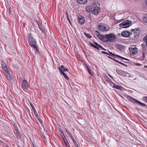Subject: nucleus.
Segmentation results:
<instances>
[{"label": "nucleus", "mask_w": 147, "mask_h": 147, "mask_svg": "<svg viewBox=\"0 0 147 147\" xmlns=\"http://www.w3.org/2000/svg\"><path fill=\"white\" fill-rule=\"evenodd\" d=\"M144 67L145 68H147V65H145L144 66Z\"/></svg>", "instance_id": "53"}, {"label": "nucleus", "mask_w": 147, "mask_h": 147, "mask_svg": "<svg viewBox=\"0 0 147 147\" xmlns=\"http://www.w3.org/2000/svg\"><path fill=\"white\" fill-rule=\"evenodd\" d=\"M40 122V123H41V121L42 122V120H40V119L39 120Z\"/></svg>", "instance_id": "58"}, {"label": "nucleus", "mask_w": 147, "mask_h": 147, "mask_svg": "<svg viewBox=\"0 0 147 147\" xmlns=\"http://www.w3.org/2000/svg\"><path fill=\"white\" fill-rule=\"evenodd\" d=\"M93 44H92V43L90 42V45L91 46L93 47L94 48L97 49L98 50H99V47L100 46V45H99L97 43L94 42L93 43Z\"/></svg>", "instance_id": "15"}, {"label": "nucleus", "mask_w": 147, "mask_h": 147, "mask_svg": "<svg viewBox=\"0 0 147 147\" xmlns=\"http://www.w3.org/2000/svg\"><path fill=\"white\" fill-rule=\"evenodd\" d=\"M34 113V115H35L36 117L37 118V119H38V114L37 112L36 109H35L33 110Z\"/></svg>", "instance_id": "32"}, {"label": "nucleus", "mask_w": 147, "mask_h": 147, "mask_svg": "<svg viewBox=\"0 0 147 147\" xmlns=\"http://www.w3.org/2000/svg\"><path fill=\"white\" fill-rule=\"evenodd\" d=\"M92 6H87L86 7L85 9H86V11L87 12L90 13L91 12H92Z\"/></svg>", "instance_id": "21"}, {"label": "nucleus", "mask_w": 147, "mask_h": 147, "mask_svg": "<svg viewBox=\"0 0 147 147\" xmlns=\"http://www.w3.org/2000/svg\"><path fill=\"white\" fill-rule=\"evenodd\" d=\"M32 146H33V147H34L35 146L33 143H32Z\"/></svg>", "instance_id": "50"}, {"label": "nucleus", "mask_w": 147, "mask_h": 147, "mask_svg": "<svg viewBox=\"0 0 147 147\" xmlns=\"http://www.w3.org/2000/svg\"><path fill=\"white\" fill-rule=\"evenodd\" d=\"M109 57L111 59H112L115 62H117V63H119V64H121V65H125L124 64V63H122L121 62H120L118 60H117L116 59H114L113 58H111V57Z\"/></svg>", "instance_id": "27"}, {"label": "nucleus", "mask_w": 147, "mask_h": 147, "mask_svg": "<svg viewBox=\"0 0 147 147\" xmlns=\"http://www.w3.org/2000/svg\"><path fill=\"white\" fill-rule=\"evenodd\" d=\"M124 66H125V67H127V65H125H125H124Z\"/></svg>", "instance_id": "55"}, {"label": "nucleus", "mask_w": 147, "mask_h": 147, "mask_svg": "<svg viewBox=\"0 0 147 147\" xmlns=\"http://www.w3.org/2000/svg\"><path fill=\"white\" fill-rule=\"evenodd\" d=\"M101 53L102 54H109V53H107V52H105L104 51H102L101 52Z\"/></svg>", "instance_id": "43"}, {"label": "nucleus", "mask_w": 147, "mask_h": 147, "mask_svg": "<svg viewBox=\"0 0 147 147\" xmlns=\"http://www.w3.org/2000/svg\"><path fill=\"white\" fill-rule=\"evenodd\" d=\"M78 23L81 25H82L85 22V20L84 17L82 16H80L78 18Z\"/></svg>", "instance_id": "13"}, {"label": "nucleus", "mask_w": 147, "mask_h": 147, "mask_svg": "<svg viewBox=\"0 0 147 147\" xmlns=\"http://www.w3.org/2000/svg\"><path fill=\"white\" fill-rule=\"evenodd\" d=\"M36 147V146H35V147Z\"/></svg>", "instance_id": "59"}, {"label": "nucleus", "mask_w": 147, "mask_h": 147, "mask_svg": "<svg viewBox=\"0 0 147 147\" xmlns=\"http://www.w3.org/2000/svg\"><path fill=\"white\" fill-rule=\"evenodd\" d=\"M139 28H136L134 29H131V31L133 32V33L134 34V37H135L139 36Z\"/></svg>", "instance_id": "9"}, {"label": "nucleus", "mask_w": 147, "mask_h": 147, "mask_svg": "<svg viewBox=\"0 0 147 147\" xmlns=\"http://www.w3.org/2000/svg\"><path fill=\"white\" fill-rule=\"evenodd\" d=\"M131 25V21L126 20L123 21L119 24V26L121 28H128Z\"/></svg>", "instance_id": "4"}, {"label": "nucleus", "mask_w": 147, "mask_h": 147, "mask_svg": "<svg viewBox=\"0 0 147 147\" xmlns=\"http://www.w3.org/2000/svg\"><path fill=\"white\" fill-rule=\"evenodd\" d=\"M105 80L106 82H108L109 83H111L112 84V83H114L112 82L111 80L107 76L105 78Z\"/></svg>", "instance_id": "25"}, {"label": "nucleus", "mask_w": 147, "mask_h": 147, "mask_svg": "<svg viewBox=\"0 0 147 147\" xmlns=\"http://www.w3.org/2000/svg\"><path fill=\"white\" fill-rule=\"evenodd\" d=\"M116 72L117 74L119 75H123L124 74L125 72L121 70H117Z\"/></svg>", "instance_id": "22"}, {"label": "nucleus", "mask_w": 147, "mask_h": 147, "mask_svg": "<svg viewBox=\"0 0 147 147\" xmlns=\"http://www.w3.org/2000/svg\"><path fill=\"white\" fill-rule=\"evenodd\" d=\"M84 34L87 37L89 38H90L92 37L89 34L86 33L84 32Z\"/></svg>", "instance_id": "29"}, {"label": "nucleus", "mask_w": 147, "mask_h": 147, "mask_svg": "<svg viewBox=\"0 0 147 147\" xmlns=\"http://www.w3.org/2000/svg\"><path fill=\"white\" fill-rule=\"evenodd\" d=\"M38 119L39 120L40 119V118H39V117H38Z\"/></svg>", "instance_id": "57"}, {"label": "nucleus", "mask_w": 147, "mask_h": 147, "mask_svg": "<svg viewBox=\"0 0 147 147\" xmlns=\"http://www.w3.org/2000/svg\"><path fill=\"white\" fill-rule=\"evenodd\" d=\"M22 87L24 89H27L28 87V81L26 80H23L22 84Z\"/></svg>", "instance_id": "11"}, {"label": "nucleus", "mask_w": 147, "mask_h": 147, "mask_svg": "<svg viewBox=\"0 0 147 147\" xmlns=\"http://www.w3.org/2000/svg\"><path fill=\"white\" fill-rule=\"evenodd\" d=\"M67 19L68 20V22H69V23L70 24H71L70 20L69 19V16H68V15H67Z\"/></svg>", "instance_id": "44"}, {"label": "nucleus", "mask_w": 147, "mask_h": 147, "mask_svg": "<svg viewBox=\"0 0 147 147\" xmlns=\"http://www.w3.org/2000/svg\"><path fill=\"white\" fill-rule=\"evenodd\" d=\"M143 20L144 21L147 23V16H145Z\"/></svg>", "instance_id": "36"}, {"label": "nucleus", "mask_w": 147, "mask_h": 147, "mask_svg": "<svg viewBox=\"0 0 147 147\" xmlns=\"http://www.w3.org/2000/svg\"><path fill=\"white\" fill-rule=\"evenodd\" d=\"M97 4L99 5L97 2L94 3L92 5V13L95 15H97L100 11V7L98 6Z\"/></svg>", "instance_id": "3"}, {"label": "nucleus", "mask_w": 147, "mask_h": 147, "mask_svg": "<svg viewBox=\"0 0 147 147\" xmlns=\"http://www.w3.org/2000/svg\"><path fill=\"white\" fill-rule=\"evenodd\" d=\"M124 96L128 100L134 104H138L140 105H141L143 107L147 106L145 104L141 102L126 94H124Z\"/></svg>", "instance_id": "1"}, {"label": "nucleus", "mask_w": 147, "mask_h": 147, "mask_svg": "<svg viewBox=\"0 0 147 147\" xmlns=\"http://www.w3.org/2000/svg\"><path fill=\"white\" fill-rule=\"evenodd\" d=\"M16 136L18 139H20L21 138V135L19 131H17L16 132Z\"/></svg>", "instance_id": "23"}, {"label": "nucleus", "mask_w": 147, "mask_h": 147, "mask_svg": "<svg viewBox=\"0 0 147 147\" xmlns=\"http://www.w3.org/2000/svg\"><path fill=\"white\" fill-rule=\"evenodd\" d=\"M69 136L70 138L72 140V141L73 142V143L74 144H76V142L75 140L73 138V136H72L71 134Z\"/></svg>", "instance_id": "31"}, {"label": "nucleus", "mask_w": 147, "mask_h": 147, "mask_svg": "<svg viewBox=\"0 0 147 147\" xmlns=\"http://www.w3.org/2000/svg\"><path fill=\"white\" fill-rule=\"evenodd\" d=\"M59 70L60 71L61 74H62L65 78L67 80L69 79V77L67 76V75L63 72V71L61 70L60 67H59Z\"/></svg>", "instance_id": "17"}, {"label": "nucleus", "mask_w": 147, "mask_h": 147, "mask_svg": "<svg viewBox=\"0 0 147 147\" xmlns=\"http://www.w3.org/2000/svg\"><path fill=\"white\" fill-rule=\"evenodd\" d=\"M121 22V20H118V22H118V23L120 22Z\"/></svg>", "instance_id": "49"}, {"label": "nucleus", "mask_w": 147, "mask_h": 147, "mask_svg": "<svg viewBox=\"0 0 147 147\" xmlns=\"http://www.w3.org/2000/svg\"><path fill=\"white\" fill-rule=\"evenodd\" d=\"M143 100L145 102H147V96H144L143 97Z\"/></svg>", "instance_id": "35"}, {"label": "nucleus", "mask_w": 147, "mask_h": 147, "mask_svg": "<svg viewBox=\"0 0 147 147\" xmlns=\"http://www.w3.org/2000/svg\"><path fill=\"white\" fill-rule=\"evenodd\" d=\"M64 143L65 144V145L66 146V147H68V146H70L68 142H66Z\"/></svg>", "instance_id": "38"}, {"label": "nucleus", "mask_w": 147, "mask_h": 147, "mask_svg": "<svg viewBox=\"0 0 147 147\" xmlns=\"http://www.w3.org/2000/svg\"><path fill=\"white\" fill-rule=\"evenodd\" d=\"M1 65L3 71L8 69L6 63L4 61L1 62Z\"/></svg>", "instance_id": "18"}, {"label": "nucleus", "mask_w": 147, "mask_h": 147, "mask_svg": "<svg viewBox=\"0 0 147 147\" xmlns=\"http://www.w3.org/2000/svg\"><path fill=\"white\" fill-rule=\"evenodd\" d=\"M86 67L87 68V70L88 71V70H89V69L88 68V65L86 64Z\"/></svg>", "instance_id": "47"}, {"label": "nucleus", "mask_w": 147, "mask_h": 147, "mask_svg": "<svg viewBox=\"0 0 147 147\" xmlns=\"http://www.w3.org/2000/svg\"><path fill=\"white\" fill-rule=\"evenodd\" d=\"M4 72L5 78L6 79L9 81L11 80L12 79V77L11 76L8 69L4 71Z\"/></svg>", "instance_id": "10"}, {"label": "nucleus", "mask_w": 147, "mask_h": 147, "mask_svg": "<svg viewBox=\"0 0 147 147\" xmlns=\"http://www.w3.org/2000/svg\"><path fill=\"white\" fill-rule=\"evenodd\" d=\"M136 65L138 66L141 65L139 63H136Z\"/></svg>", "instance_id": "48"}, {"label": "nucleus", "mask_w": 147, "mask_h": 147, "mask_svg": "<svg viewBox=\"0 0 147 147\" xmlns=\"http://www.w3.org/2000/svg\"><path fill=\"white\" fill-rule=\"evenodd\" d=\"M99 47L101 49L103 50L106 51V49L102 47L100 45V46Z\"/></svg>", "instance_id": "41"}, {"label": "nucleus", "mask_w": 147, "mask_h": 147, "mask_svg": "<svg viewBox=\"0 0 147 147\" xmlns=\"http://www.w3.org/2000/svg\"><path fill=\"white\" fill-rule=\"evenodd\" d=\"M146 5H147V0H146Z\"/></svg>", "instance_id": "51"}, {"label": "nucleus", "mask_w": 147, "mask_h": 147, "mask_svg": "<svg viewBox=\"0 0 147 147\" xmlns=\"http://www.w3.org/2000/svg\"><path fill=\"white\" fill-rule=\"evenodd\" d=\"M60 69H61V70L62 71H63V69L65 68L64 66L63 65H61V67H60Z\"/></svg>", "instance_id": "39"}, {"label": "nucleus", "mask_w": 147, "mask_h": 147, "mask_svg": "<svg viewBox=\"0 0 147 147\" xmlns=\"http://www.w3.org/2000/svg\"><path fill=\"white\" fill-rule=\"evenodd\" d=\"M143 40L145 42L146 46L147 47V35L143 38Z\"/></svg>", "instance_id": "30"}, {"label": "nucleus", "mask_w": 147, "mask_h": 147, "mask_svg": "<svg viewBox=\"0 0 147 147\" xmlns=\"http://www.w3.org/2000/svg\"><path fill=\"white\" fill-rule=\"evenodd\" d=\"M132 34V33L131 32L129 33L128 31H125L121 33V35L125 37H127Z\"/></svg>", "instance_id": "12"}, {"label": "nucleus", "mask_w": 147, "mask_h": 147, "mask_svg": "<svg viewBox=\"0 0 147 147\" xmlns=\"http://www.w3.org/2000/svg\"><path fill=\"white\" fill-rule=\"evenodd\" d=\"M62 138L64 143L68 142L66 138L64 135H63V136L62 137Z\"/></svg>", "instance_id": "33"}, {"label": "nucleus", "mask_w": 147, "mask_h": 147, "mask_svg": "<svg viewBox=\"0 0 147 147\" xmlns=\"http://www.w3.org/2000/svg\"><path fill=\"white\" fill-rule=\"evenodd\" d=\"M10 9H11V8H9V11H10V12H11V10H10Z\"/></svg>", "instance_id": "52"}, {"label": "nucleus", "mask_w": 147, "mask_h": 147, "mask_svg": "<svg viewBox=\"0 0 147 147\" xmlns=\"http://www.w3.org/2000/svg\"><path fill=\"white\" fill-rule=\"evenodd\" d=\"M30 104L33 110L36 109L35 108L34 106L32 104V103L30 102Z\"/></svg>", "instance_id": "37"}, {"label": "nucleus", "mask_w": 147, "mask_h": 147, "mask_svg": "<svg viewBox=\"0 0 147 147\" xmlns=\"http://www.w3.org/2000/svg\"><path fill=\"white\" fill-rule=\"evenodd\" d=\"M98 28L99 31L103 32H106L110 29L109 27L105 26L102 23H100L98 25Z\"/></svg>", "instance_id": "5"}, {"label": "nucleus", "mask_w": 147, "mask_h": 147, "mask_svg": "<svg viewBox=\"0 0 147 147\" xmlns=\"http://www.w3.org/2000/svg\"><path fill=\"white\" fill-rule=\"evenodd\" d=\"M99 38V39L105 42H106L107 40V34L105 35H104L102 34H101Z\"/></svg>", "instance_id": "16"}, {"label": "nucleus", "mask_w": 147, "mask_h": 147, "mask_svg": "<svg viewBox=\"0 0 147 147\" xmlns=\"http://www.w3.org/2000/svg\"><path fill=\"white\" fill-rule=\"evenodd\" d=\"M88 0H77L78 3L79 4L85 5L87 2Z\"/></svg>", "instance_id": "19"}, {"label": "nucleus", "mask_w": 147, "mask_h": 147, "mask_svg": "<svg viewBox=\"0 0 147 147\" xmlns=\"http://www.w3.org/2000/svg\"><path fill=\"white\" fill-rule=\"evenodd\" d=\"M112 84H113V85L112 86V87L113 88H115L119 90H122L124 88H123L122 86L116 85L114 83H112Z\"/></svg>", "instance_id": "14"}, {"label": "nucleus", "mask_w": 147, "mask_h": 147, "mask_svg": "<svg viewBox=\"0 0 147 147\" xmlns=\"http://www.w3.org/2000/svg\"><path fill=\"white\" fill-rule=\"evenodd\" d=\"M94 34L98 38H99V36H100L101 35L100 34L99 32L97 31H95L94 32Z\"/></svg>", "instance_id": "28"}, {"label": "nucleus", "mask_w": 147, "mask_h": 147, "mask_svg": "<svg viewBox=\"0 0 147 147\" xmlns=\"http://www.w3.org/2000/svg\"><path fill=\"white\" fill-rule=\"evenodd\" d=\"M129 50L131 55H136L138 53V49L135 45H132L129 48Z\"/></svg>", "instance_id": "6"}, {"label": "nucleus", "mask_w": 147, "mask_h": 147, "mask_svg": "<svg viewBox=\"0 0 147 147\" xmlns=\"http://www.w3.org/2000/svg\"><path fill=\"white\" fill-rule=\"evenodd\" d=\"M116 47L120 51L123 50L124 49V47L123 45L118 44L116 45Z\"/></svg>", "instance_id": "20"}, {"label": "nucleus", "mask_w": 147, "mask_h": 147, "mask_svg": "<svg viewBox=\"0 0 147 147\" xmlns=\"http://www.w3.org/2000/svg\"><path fill=\"white\" fill-rule=\"evenodd\" d=\"M36 45H35V46H34L32 47V48H33L35 51V53L36 54H38L39 53L37 49V48L36 46Z\"/></svg>", "instance_id": "24"}, {"label": "nucleus", "mask_w": 147, "mask_h": 147, "mask_svg": "<svg viewBox=\"0 0 147 147\" xmlns=\"http://www.w3.org/2000/svg\"><path fill=\"white\" fill-rule=\"evenodd\" d=\"M109 76H110V77H111L112 79H113V78L112 77V76H111L110 75H109Z\"/></svg>", "instance_id": "54"}, {"label": "nucleus", "mask_w": 147, "mask_h": 147, "mask_svg": "<svg viewBox=\"0 0 147 147\" xmlns=\"http://www.w3.org/2000/svg\"><path fill=\"white\" fill-rule=\"evenodd\" d=\"M28 36V44L31 47H32L35 45H36V40L33 38L32 34L31 33H29Z\"/></svg>", "instance_id": "2"}, {"label": "nucleus", "mask_w": 147, "mask_h": 147, "mask_svg": "<svg viewBox=\"0 0 147 147\" xmlns=\"http://www.w3.org/2000/svg\"><path fill=\"white\" fill-rule=\"evenodd\" d=\"M74 144L76 147H79L78 144L76 143V144Z\"/></svg>", "instance_id": "46"}, {"label": "nucleus", "mask_w": 147, "mask_h": 147, "mask_svg": "<svg viewBox=\"0 0 147 147\" xmlns=\"http://www.w3.org/2000/svg\"><path fill=\"white\" fill-rule=\"evenodd\" d=\"M146 58L145 57V53L144 52H143L142 54V56L141 57V59L144 60Z\"/></svg>", "instance_id": "34"}, {"label": "nucleus", "mask_w": 147, "mask_h": 147, "mask_svg": "<svg viewBox=\"0 0 147 147\" xmlns=\"http://www.w3.org/2000/svg\"><path fill=\"white\" fill-rule=\"evenodd\" d=\"M116 38L115 35L114 34H107V40L106 42H111L114 41Z\"/></svg>", "instance_id": "7"}, {"label": "nucleus", "mask_w": 147, "mask_h": 147, "mask_svg": "<svg viewBox=\"0 0 147 147\" xmlns=\"http://www.w3.org/2000/svg\"><path fill=\"white\" fill-rule=\"evenodd\" d=\"M88 71L90 74L91 75H92L91 72V71H90V70L89 69L88 70Z\"/></svg>", "instance_id": "45"}, {"label": "nucleus", "mask_w": 147, "mask_h": 147, "mask_svg": "<svg viewBox=\"0 0 147 147\" xmlns=\"http://www.w3.org/2000/svg\"><path fill=\"white\" fill-rule=\"evenodd\" d=\"M65 129L66 131V132H67V133L69 136L71 134L68 131L67 129L65 128Z\"/></svg>", "instance_id": "42"}, {"label": "nucleus", "mask_w": 147, "mask_h": 147, "mask_svg": "<svg viewBox=\"0 0 147 147\" xmlns=\"http://www.w3.org/2000/svg\"><path fill=\"white\" fill-rule=\"evenodd\" d=\"M112 84L111 83V84H110V86H111L112 87V86H112Z\"/></svg>", "instance_id": "56"}, {"label": "nucleus", "mask_w": 147, "mask_h": 147, "mask_svg": "<svg viewBox=\"0 0 147 147\" xmlns=\"http://www.w3.org/2000/svg\"><path fill=\"white\" fill-rule=\"evenodd\" d=\"M109 54L108 55L111 56L112 57H113L114 58V59H115V58L117 57V58H120L121 60H125L127 61H129V60L127 58H125L124 57H122L121 56H120L116 54H113V53H111V52H109Z\"/></svg>", "instance_id": "8"}, {"label": "nucleus", "mask_w": 147, "mask_h": 147, "mask_svg": "<svg viewBox=\"0 0 147 147\" xmlns=\"http://www.w3.org/2000/svg\"><path fill=\"white\" fill-rule=\"evenodd\" d=\"M68 71V69L67 68H65L63 70V71L64 72V71Z\"/></svg>", "instance_id": "40"}, {"label": "nucleus", "mask_w": 147, "mask_h": 147, "mask_svg": "<svg viewBox=\"0 0 147 147\" xmlns=\"http://www.w3.org/2000/svg\"><path fill=\"white\" fill-rule=\"evenodd\" d=\"M109 57L111 59H112L115 62H117V63H119V64H121V65H125L124 64V63H122L121 62H120L118 60H117L116 59H114L113 58H111V57Z\"/></svg>", "instance_id": "26"}]
</instances>
